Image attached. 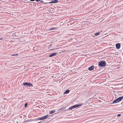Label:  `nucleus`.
Segmentation results:
<instances>
[{
  "label": "nucleus",
  "instance_id": "f257e3e1",
  "mask_svg": "<svg viewBox=\"0 0 123 123\" xmlns=\"http://www.w3.org/2000/svg\"><path fill=\"white\" fill-rule=\"evenodd\" d=\"M123 99V96L120 97L113 101V104L115 103L120 101Z\"/></svg>",
  "mask_w": 123,
  "mask_h": 123
},
{
  "label": "nucleus",
  "instance_id": "f03ea898",
  "mask_svg": "<svg viewBox=\"0 0 123 123\" xmlns=\"http://www.w3.org/2000/svg\"><path fill=\"white\" fill-rule=\"evenodd\" d=\"M82 105V104H76L72 106V107H70L69 108V110H71L72 109H74L77 107H80Z\"/></svg>",
  "mask_w": 123,
  "mask_h": 123
},
{
  "label": "nucleus",
  "instance_id": "7ed1b4c3",
  "mask_svg": "<svg viewBox=\"0 0 123 123\" xmlns=\"http://www.w3.org/2000/svg\"><path fill=\"white\" fill-rule=\"evenodd\" d=\"M98 64L100 66L104 67L106 63L105 61H100L98 63Z\"/></svg>",
  "mask_w": 123,
  "mask_h": 123
},
{
  "label": "nucleus",
  "instance_id": "20e7f679",
  "mask_svg": "<svg viewBox=\"0 0 123 123\" xmlns=\"http://www.w3.org/2000/svg\"><path fill=\"white\" fill-rule=\"evenodd\" d=\"M23 85L25 86H27L29 87H32L33 86V85L31 83L27 82L24 83H23Z\"/></svg>",
  "mask_w": 123,
  "mask_h": 123
},
{
  "label": "nucleus",
  "instance_id": "39448f33",
  "mask_svg": "<svg viewBox=\"0 0 123 123\" xmlns=\"http://www.w3.org/2000/svg\"><path fill=\"white\" fill-rule=\"evenodd\" d=\"M48 115H45L43 117H41L40 118H39V120H43L44 119L47 118V117H48Z\"/></svg>",
  "mask_w": 123,
  "mask_h": 123
},
{
  "label": "nucleus",
  "instance_id": "423d86ee",
  "mask_svg": "<svg viewBox=\"0 0 123 123\" xmlns=\"http://www.w3.org/2000/svg\"><path fill=\"white\" fill-rule=\"evenodd\" d=\"M116 47L117 49H119L120 47V43L116 44Z\"/></svg>",
  "mask_w": 123,
  "mask_h": 123
},
{
  "label": "nucleus",
  "instance_id": "0eeeda50",
  "mask_svg": "<svg viewBox=\"0 0 123 123\" xmlns=\"http://www.w3.org/2000/svg\"><path fill=\"white\" fill-rule=\"evenodd\" d=\"M56 54H57L56 53H53L49 55V57H51L54 56Z\"/></svg>",
  "mask_w": 123,
  "mask_h": 123
},
{
  "label": "nucleus",
  "instance_id": "6e6552de",
  "mask_svg": "<svg viewBox=\"0 0 123 123\" xmlns=\"http://www.w3.org/2000/svg\"><path fill=\"white\" fill-rule=\"evenodd\" d=\"M94 68V66H91L88 68V69L90 71L92 70Z\"/></svg>",
  "mask_w": 123,
  "mask_h": 123
},
{
  "label": "nucleus",
  "instance_id": "1a4fd4ad",
  "mask_svg": "<svg viewBox=\"0 0 123 123\" xmlns=\"http://www.w3.org/2000/svg\"><path fill=\"white\" fill-rule=\"evenodd\" d=\"M58 2V1L57 0H53L50 3H57Z\"/></svg>",
  "mask_w": 123,
  "mask_h": 123
},
{
  "label": "nucleus",
  "instance_id": "9d476101",
  "mask_svg": "<svg viewBox=\"0 0 123 123\" xmlns=\"http://www.w3.org/2000/svg\"><path fill=\"white\" fill-rule=\"evenodd\" d=\"M55 112V111L54 110H53L51 111H49V113L50 114H52L54 112Z\"/></svg>",
  "mask_w": 123,
  "mask_h": 123
},
{
  "label": "nucleus",
  "instance_id": "9b49d317",
  "mask_svg": "<svg viewBox=\"0 0 123 123\" xmlns=\"http://www.w3.org/2000/svg\"><path fill=\"white\" fill-rule=\"evenodd\" d=\"M100 33V32H98L96 33H95L94 34V35L95 36H97Z\"/></svg>",
  "mask_w": 123,
  "mask_h": 123
},
{
  "label": "nucleus",
  "instance_id": "f8f14e48",
  "mask_svg": "<svg viewBox=\"0 0 123 123\" xmlns=\"http://www.w3.org/2000/svg\"><path fill=\"white\" fill-rule=\"evenodd\" d=\"M57 28H56V27L52 28H50L49 29V31H51V30L56 29H57Z\"/></svg>",
  "mask_w": 123,
  "mask_h": 123
},
{
  "label": "nucleus",
  "instance_id": "ddd939ff",
  "mask_svg": "<svg viewBox=\"0 0 123 123\" xmlns=\"http://www.w3.org/2000/svg\"><path fill=\"white\" fill-rule=\"evenodd\" d=\"M69 92V90H67L65 92V93L66 94H67V93H68Z\"/></svg>",
  "mask_w": 123,
  "mask_h": 123
},
{
  "label": "nucleus",
  "instance_id": "4468645a",
  "mask_svg": "<svg viewBox=\"0 0 123 123\" xmlns=\"http://www.w3.org/2000/svg\"><path fill=\"white\" fill-rule=\"evenodd\" d=\"M39 1L40 2H39V3H41V4H43L44 3L43 2L42 0H40V1Z\"/></svg>",
  "mask_w": 123,
  "mask_h": 123
},
{
  "label": "nucleus",
  "instance_id": "2eb2a0df",
  "mask_svg": "<svg viewBox=\"0 0 123 123\" xmlns=\"http://www.w3.org/2000/svg\"><path fill=\"white\" fill-rule=\"evenodd\" d=\"M27 105V103H25L24 105V106L25 107H26Z\"/></svg>",
  "mask_w": 123,
  "mask_h": 123
},
{
  "label": "nucleus",
  "instance_id": "dca6fc26",
  "mask_svg": "<svg viewBox=\"0 0 123 123\" xmlns=\"http://www.w3.org/2000/svg\"><path fill=\"white\" fill-rule=\"evenodd\" d=\"M18 55V54H12L11 55L12 56H14V55Z\"/></svg>",
  "mask_w": 123,
  "mask_h": 123
},
{
  "label": "nucleus",
  "instance_id": "f3484780",
  "mask_svg": "<svg viewBox=\"0 0 123 123\" xmlns=\"http://www.w3.org/2000/svg\"><path fill=\"white\" fill-rule=\"evenodd\" d=\"M3 37H1L0 38V40H3ZM1 42V41H0V42Z\"/></svg>",
  "mask_w": 123,
  "mask_h": 123
},
{
  "label": "nucleus",
  "instance_id": "a211bd4d",
  "mask_svg": "<svg viewBox=\"0 0 123 123\" xmlns=\"http://www.w3.org/2000/svg\"><path fill=\"white\" fill-rule=\"evenodd\" d=\"M121 116V114H118L117 115V117H119V116Z\"/></svg>",
  "mask_w": 123,
  "mask_h": 123
},
{
  "label": "nucleus",
  "instance_id": "6ab92c4d",
  "mask_svg": "<svg viewBox=\"0 0 123 123\" xmlns=\"http://www.w3.org/2000/svg\"><path fill=\"white\" fill-rule=\"evenodd\" d=\"M37 2H38L39 1H40V0H35Z\"/></svg>",
  "mask_w": 123,
  "mask_h": 123
},
{
  "label": "nucleus",
  "instance_id": "aec40b11",
  "mask_svg": "<svg viewBox=\"0 0 123 123\" xmlns=\"http://www.w3.org/2000/svg\"><path fill=\"white\" fill-rule=\"evenodd\" d=\"M62 109H59V110H61Z\"/></svg>",
  "mask_w": 123,
  "mask_h": 123
},
{
  "label": "nucleus",
  "instance_id": "412c9836",
  "mask_svg": "<svg viewBox=\"0 0 123 123\" xmlns=\"http://www.w3.org/2000/svg\"><path fill=\"white\" fill-rule=\"evenodd\" d=\"M27 122V121H25V122Z\"/></svg>",
  "mask_w": 123,
  "mask_h": 123
},
{
  "label": "nucleus",
  "instance_id": "4be33fe9",
  "mask_svg": "<svg viewBox=\"0 0 123 123\" xmlns=\"http://www.w3.org/2000/svg\"><path fill=\"white\" fill-rule=\"evenodd\" d=\"M5 98H3V99H5Z\"/></svg>",
  "mask_w": 123,
  "mask_h": 123
}]
</instances>
